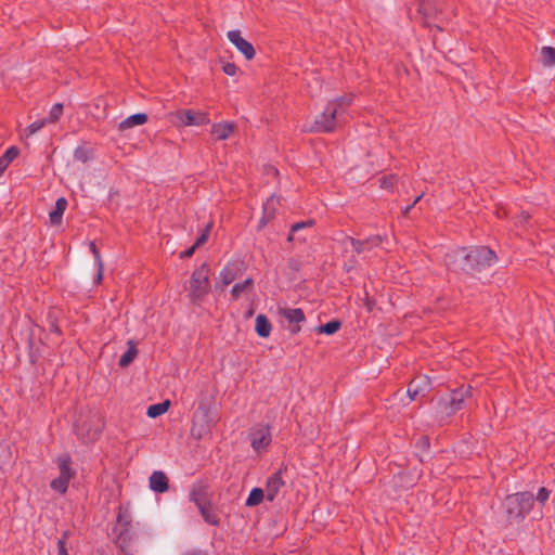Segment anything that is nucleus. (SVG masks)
<instances>
[{
    "label": "nucleus",
    "mask_w": 555,
    "mask_h": 555,
    "mask_svg": "<svg viewBox=\"0 0 555 555\" xmlns=\"http://www.w3.org/2000/svg\"><path fill=\"white\" fill-rule=\"evenodd\" d=\"M128 345H129V348L120 357V359L118 361V364L121 367L128 366L134 360V358L137 357V353H138L137 347H135V345L133 344L132 340H129Z\"/></svg>",
    "instance_id": "393cba45"
},
{
    "label": "nucleus",
    "mask_w": 555,
    "mask_h": 555,
    "mask_svg": "<svg viewBox=\"0 0 555 555\" xmlns=\"http://www.w3.org/2000/svg\"><path fill=\"white\" fill-rule=\"evenodd\" d=\"M271 323L269 319L264 314H258L256 318L255 331L256 333L263 338H267L271 334Z\"/></svg>",
    "instance_id": "412c9836"
},
{
    "label": "nucleus",
    "mask_w": 555,
    "mask_h": 555,
    "mask_svg": "<svg viewBox=\"0 0 555 555\" xmlns=\"http://www.w3.org/2000/svg\"><path fill=\"white\" fill-rule=\"evenodd\" d=\"M382 236L379 235H372L363 241L351 236H344L340 241V245L345 253L351 250L356 254H362L378 247L382 244Z\"/></svg>",
    "instance_id": "423d86ee"
},
{
    "label": "nucleus",
    "mask_w": 555,
    "mask_h": 555,
    "mask_svg": "<svg viewBox=\"0 0 555 555\" xmlns=\"http://www.w3.org/2000/svg\"><path fill=\"white\" fill-rule=\"evenodd\" d=\"M173 117L181 126H203L209 122L208 115L201 111L179 109Z\"/></svg>",
    "instance_id": "0eeeda50"
},
{
    "label": "nucleus",
    "mask_w": 555,
    "mask_h": 555,
    "mask_svg": "<svg viewBox=\"0 0 555 555\" xmlns=\"http://www.w3.org/2000/svg\"><path fill=\"white\" fill-rule=\"evenodd\" d=\"M68 485H69L68 480L57 477L51 481L50 487L52 490H54L61 494H64V493H66V491L68 489Z\"/></svg>",
    "instance_id": "c756f323"
},
{
    "label": "nucleus",
    "mask_w": 555,
    "mask_h": 555,
    "mask_svg": "<svg viewBox=\"0 0 555 555\" xmlns=\"http://www.w3.org/2000/svg\"><path fill=\"white\" fill-rule=\"evenodd\" d=\"M543 64L546 66L555 65V48L543 47L541 50Z\"/></svg>",
    "instance_id": "c85d7f7f"
},
{
    "label": "nucleus",
    "mask_w": 555,
    "mask_h": 555,
    "mask_svg": "<svg viewBox=\"0 0 555 555\" xmlns=\"http://www.w3.org/2000/svg\"><path fill=\"white\" fill-rule=\"evenodd\" d=\"M495 253L486 246L459 247L446 254V264L456 272L472 274L494 264Z\"/></svg>",
    "instance_id": "f257e3e1"
},
{
    "label": "nucleus",
    "mask_w": 555,
    "mask_h": 555,
    "mask_svg": "<svg viewBox=\"0 0 555 555\" xmlns=\"http://www.w3.org/2000/svg\"><path fill=\"white\" fill-rule=\"evenodd\" d=\"M230 42L245 56L246 60H253L256 51L254 46L244 39L238 29L230 30L227 34Z\"/></svg>",
    "instance_id": "9d476101"
},
{
    "label": "nucleus",
    "mask_w": 555,
    "mask_h": 555,
    "mask_svg": "<svg viewBox=\"0 0 555 555\" xmlns=\"http://www.w3.org/2000/svg\"><path fill=\"white\" fill-rule=\"evenodd\" d=\"M196 248L197 247H195V245L193 244L190 248H188L186 250H184L182 253V257H191L194 254Z\"/></svg>",
    "instance_id": "37998d69"
},
{
    "label": "nucleus",
    "mask_w": 555,
    "mask_h": 555,
    "mask_svg": "<svg viewBox=\"0 0 555 555\" xmlns=\"http://www.w3.org/2000/svg\"><path fill=\"white\" fill-rule=\"evenodd\" d=\"M278 205H280V199L278 197L272 195L267 199V202L263 204V217L261 219L262 223H266L274 218Z\"/></svg>",
    "instance_id": "4be33fe9"
},
{
    "label": "nucleus",
    "mask_w": 555,
    "mask_h": 555,
    "mask_svg": "<svg viewBox=\"0 0 555 555\" xmlns=\"http://www.w3.org/2000/svg\"><path fill=\"white\" fill-rule=\"evenodd\" d=\"M57 553L59 555H68L66 550V544L64 539H60L57 541Z\"/></svg>",
    "instance_id": "a19ab883"
},
{
    "label": "nucleus",
    "mask_w": 555,
    "mask_h": 555,
    "mask_svg": "<svg viewBox=\"0 0 555 555\" xmlns=\"http://www.w3.org/2000/svg\"><path fill=\"white\" fill-rule=\"evenodd\" d=\"M533 505L534 496L531 492L524 491L507 495L502 502L505 527L521 522Z\"/></svg>",
    "instance_id": "7ed1b4c3"
},
{
    "label": "nucleus",
    "mask_w": 555,
    "mask_h": 555,
    "mask_svg": "<svg viewBox=\"0 0 555 555\" xmlns=\"http://www.w3.org/2000/svg\"><path fill=\"white\" fill-rule=\"evenodd\" d=\"M254 285V280L251 278L246 279L243 282L236 283L233 285L231 289V295L234 300H237L242 293L247 289L248 287H251Z\"/></svg>",
    "instance_id": "bb28decb"
},
{
    "label": "nucleus",
    "mask_w": 555,
    "mask_h": 555,
    "mask_svg": "<svg viewBox=\"0 0 555 555\" xmlns=\"http://www.w3.org/2000/svg\"><path fill=\"white\" fill-rule=\"evenodd\" d=\"M147 121V115L144 113H137L133 114L122 121L119 122L118 129L120 131L128 130L130 128H133L134 126H142Z\"/></svg>",
    "instance_id": "f3484780"
},
{
    "label": "nucleus",
    "mask_w": 555,
    "mask_h": 555,
    "mask_svg": "<svg viewBox=\"0 0 555 555\" xmlns=\"http://www.w3.org/2000/svg\"><path fill=\"white\" fill-rule=\"evenodd\" d=\"M423 195H424V192H423L421 195H418V196L413 201L412 205H413V206H415V205L421 201V198L423 197Z\"/></svg>",
    "instance_id": "09e8293b"
},
{
    "label": "nucleus",
    "mask_w": 555,
    "mask_h": 555,
    "mask_svg": "<svg viewBox=\"0 0 555 555\" xmlns=\"http://www.w3.org/2000/svg\"><path fill=\"white\" fill-rule=\"evenodd\" d=\"M234 124L232 122H219L215 124L211 128V134L217 140H227L234 132Z\"/></svg>",
    "instance_id": "a211bd4d"
},
{
    "label": "nucleus",
    "mask_w": 555,
    "mask_h": 555,
    "mask_svg": "<svg viewBox=\"0 0 555 555\" xmlns=\"http://www.w3.org/2000/svg\"><path fill=\"white\" fill-rule=\"evenodd\" d=\"M279 314L288 322L291 334L296 335L301 331L300 323L306 320L305 312L300 308H279Z\"/></svg>",
    "instance_id": "6e6552de"
},
{
    "label": "nucleus",
    "mask_w": 555,
    "mask_h": 555,
    "mask_svg": "<svg viewBox=\"0 0 555 555\" xmlns=\"http://www.w3.org/2000/svg\"><path fill=\"white\" fill-rule=\"evenodd\" d=\"M211 227H212V224L210 222L205 227V229L203 230V232L201 233V235L196 238V241L194 243L195 247L198 248L199 246L204 245L208 241Z\"/></svg>",
    "instance_id": "f704fd0d"
},
{
    "label": "nucleus",
    "mask_w": 555,
    "mask_h": 555,
    "mask_svg": "<svg viewBox=\"0 0 555 555\" xmlns=\"http://www.w3.org/2000/svg\"><path fill=\"white\" fill-rule=\"evenodd\" d=\"M103 279V268H98V275H96V282L100 283Z\"/></svg>",
    "instance_id": "49530a36"
},
{
    "label": "nucleus",
    "mask_w": 555,
    "mask_h": 555,
    "mask_svg": "<svg viewBox=\"0 0 555 555\" xmlns=\"http://www.w3.org/2000/svg\"><path fill=\"white\" fill-rule=\"evenodd\" d=\"M520 218H521L520 222H522V220L527 221L529 219V215L528 214H521Z\"/></svg>",
    "instance_id": "8fccbe9b"
},
{
    "label": "nucleus",
    "mask_w": 555,
    "mask_h": 555,
    "mask_svg": "<svg viewBox=\"0 0 555 555\" xmlns=\"http://www.w3.org/2000/svg\"><path fill=\"white\" fill-rule=\"evenodd\" d=\"M202 517L204 518V520L208 524V525H211V526H219L220 524V518L219 516L214 512V509L211 508V504L210 502L206 505H204L203 507H199L198 508Z\"/></svg>",
    "instance_id": "5701e85b"
},
{
    "label": "nucleus",
    "mask_w": 555,
    "mask_h": 555,
    "mask_svg": "<svg viewBox=\"0 0 555 555\" xmlns=\"http://www.w3.org/2000/svg\"><path fill=\"white\" fill-rule=\"evenodd\" d=\"M212 423L208 409H198L193 416L191 433L196 434L197 438H201L203 433L210 431Z\"/></svg>",
    "instance_id": "1a4fd4ad"
},
{
    "label": "nucleus",
    "mask_w": 555,
    "mask_h": 555,
    "mask_svg": "<svg viewBox=\"0 0 555 555\" xmlns=\"http://www.w3.org/2000/svg\"><path fill=\"white\" fill-rule=\"evenodd\" d=\"M169 405H170L169 400H166L160 403L152 404L147 408V416L151 418H155V417L164 414L165 412H167V410L169 409Z\"/></svg>",
    "instance_id": "a878e982"
},
{
    "label": "nucleus",
    "mask_w": 555,
    "mask_h": 555,
    "mask_svg": "<svg viewBox=\"0 0 555 555\" xmlns=\"http://www.w3.org/2000/svg\"><path fill=\"white\" fill-rule=\"evenodd\" d=\"M90 251L92 253L93 257H94V261H95V264L99 269L101 268H104V264H103V261H102V258H101V255H100V251L95 245L94 242H91L90 245Z\"/></svg>",
    "instance_id": "c9c22d12"
},
{
    "label": "nucleus",
    "mask_w": 555,
    "mask_h": 555,
    "mask_svg": "<svg viewBox=\"0 0 555 555\" xmlns=\"http://www.w3.org/2000/svg\"><path fill=\"white\" fill-rule=\"evenodd\" d=\"M430 390V380L426 375L417 376L412 379L408 386V395L411 400H415V398L420 395L424 396L426 392Z\"/></svg>",
    "instance_id": "f8f14e48"
},
{
    "label": "nucleus",
    "mask_w": 555,
    "mask_h": 555,
    "mask_svg": "<svg viewBox=\"0 0 555 555\" xmlns=\"http://www.w3.org/2000/svg\"><path fill=\"white\" fill-rule=\"evenodd\" d=\"M285 486V481L282 479V472L278 470L272 474L266 481V499L269 502H273L280 493V490Z\"/></svg>",
    "instance_id": "9b49d317"
},
{
    "label": "nucleus",
    "mask_w": 555,
    "mask_h": 555,
    "mask_svg": "<svg viewBox=\"0 0 555 555\" xmlns=\"http://www.w3.org/2000/svg\"><path fill=\"white\" fill-rule=\"evenodd\" d=\"M251 437V447L256 451H260L268 447L271 442V433L269 427L263 426L257 428L250 435Z\"/></svg>",
    "instance_id": "ddd939ff"
},
{
    "label": "nucleus",
    "mask_w": 555,
    "mask_h": 555,
    "mask_svg": "<svg viewBox=\"0 0 555 555\" xmlns=\"http://www.w3.org/2000/svg\"><path fill=\"white\" fill-rule=\"evenodd\" d=\"M190 500L194 502L197 508L203 507L208 504L210 501L207 495L206 488L204 486H194L191 493Z\"/></svg>",
    "instance_id": "6ab92c4d"
},
{
    "label": "nucleus",
    "mask_w": 555,
    "mask_h": 555,
    "mask_svg": "<svg viewBox=\"0 0 555 555\" xmlns=\"http://www.w3.org/2000/svg\"><path fill=\"white\" fill-rule=\"evenodd\" d=\"M10 164L2 156L0 157V176L5 171Z\"/></svg>",
    "instance_id": "79ce46f5"
},
{
    "label": "nucleus",
    "mask_w": 555,
    "mask_h": 555,
    "mask_svg": "<svg viewBox=\"0 0 555 555\" xmlns=\"http://www.w3.org/2000/svg\"><path fill=\"white\" fill-rule=\"evenodd\" d=\"M550 490H547L546 488L544 487H541L538 491V494L535 496V500L541 503L542 505L545 504V502L548 500V496H550Z\"/></svg>",
    "instance_id": "4c0bfd02"
},
{
    "label": "nucleus",
    "mask_w": 555,
    "mask_h": 555,
    "mask_svg": "<svg viewBox=\"0 0 555 555\" xmlns=\"http://www.w3.org/2000/svg\"><path fill=\"white\" fill-rule=\"evenodd\" d=\"M74 158L81 163H87L90 159L89 151L83 146H78L74 151Z\"/></svg>",
    "instance_id": "72a5a7b5"
},
{
    "label": "nucleus",
    "mask_w": 555,
    "mask_h": 555,
    "mask_svg": "<svg viewBox=\"0 0 555 555\" xmlns=\"http://www.w3.org/2000/svg\"><path fill=\"white\" fill-rule=\"evenodd\" d=\"M413 207H414V206H413L412 204H410V205L405 206V207L403 208V210H402V214H403L404 216H406V215L411 211V209H412Z\"/></svg>",
    "instance_id": "de8ad7c7"
},
{
    "label": "nucleus",
    "mask_w": 555,
    "mask_h": 555,
    "mask_svg": "<svg viewBox=\"0 0 555 555\" xmlns=\"http://www.w3.org/2000/svg\"><path fill=\"white\" fill-rule=\"evenodd\" d=\"M392 177L388 180V179H384L383 183H382V186H385V188H388V186H391L392 185Z\"/></svg>",
    "instance_id": "a18cd8bd"
},
{
    "label": "nucleus",
    "mask_w": 555,
    "mask_h": 555,
    "mask_svg": "<svg viewBox=\"0 0 555 555\" xmlns=\"http://www.w3.org/2000/svg\"><path fill=\"white\" fill-rule=\"evenodd\" d=\"M266 499V492L261 488H254L246 499L245 505L253 507L259 505Z\"/></svg>",
    "instance_id": "b1692460"
},
{
    "label": "nucleus",
    "mask_w": 555,
    "mask_h": 555,
    "mask_svg": "<svg viewBox=\"0 0 555 555\" xmlns=\"http://www.w3.org/2000/svg\"><path fill=\"white\" fill-rule=\"evenodd\" d=\"M428 2L421 1L418 4V12L422 13L425 17H429L433 15L431 10L428 9Z\"/></svg>",
    "instance_id": "ea45409f"
},
{
    "label": "nucleus",
    "mask_w": 555,
    "mask_h": 555,
    "mask_svg": "<svg viewBox=\"0 0 555 555\" xmlns=\"http://www.w3.org/2000/svg\"><path fill=\"white\" fill-rule=\"evenodd\" d=\"M20 151L16 146H10L5 152L4 154L2 155V157L8 160V163L10 164L12 160H14L17 155H18Z\"/></svg>",
    "instance_id": "e433bc0d"
},
{
    "label": "nucleus",
    "mask_w": 555,
    "mask_h": 555,
    "mask_svg": "<svg viewBox=\"0 0 555 555\" xmlns=\"http://www.w3.org/2000/svg\"><path fill=\"white\" fill-rule=\"evenodd\" d=\"M351 102V96H340L330 101L324 111L315 117L314 121L310 126L305 127V131L312 133L334 131L337 128L338 118L343 116Z\"/></svg>",
    "instance_id": "f03ea898"
},
{
    "label": "nucleus",
    "mask_w": 555,
    "mask_h": 555,
    "mask_svg": "<svg viewBox=\"0 0 555 555\" xmlns=\"http://www.w3.org/2000/svg\"><path fill=\"white\" fill-rule=\"evenodd\" d=\"M150 488L157 492L164 493L168 490V478L164 472L156 470L150 477Z\"/></svg>",
    "instance_id": "dca6fc26"
},
{
    "label": "nucleus",
    "mask_w": 555,
    "mask_h": 555,
    "mask_svg": "<svg viewBox=\"0 0 555 555\" xmlns=\"http://www.w3.org/2000/svg\"><path fill=\"white\" fill-rule=\"evenodd\" d=\"M241 272V263L238 261L229 262L221 271H220V281L223 286L231 284Z\"/></svg>",
    "instance_id": "4468645a"
},
{
    "label": "nucleus",
    "mask_w": 555,
    "mask_h": 555,
    "mask_svg": "<svg viewBox=\"0 0 555 555\" xmlns=\"http://www.w3.org/2000/svg\"><path fill=\"white\" fill-rule=\"evenodd\" d=\"M472 396V387H460L451 391L447 398L438 400V409L442 415L450 417L464 408L465 399Z\"/></svg>",
    "instance_id": "20e7f679"
},
{
    "label": "nucleus",
    "mask_w": 555,
    "mask_h": 555,
    "mask_svg": "<svg viewBox=\"0 0 555 555\" xmlns=\"http://www.w3.org/2000/svg\"><path fill=\"white\" fill-rule=\"evenodd\" d=\"M341 326V323L337 320L330 321L323 325L318 326L317 331L322 334L332 335L335 334Z\"/></svg>",
    "instance_id": "cd10ccee"
},
{
    "label": "nucleus",
    "mask_w": 555,
    "mask_h": 555,
    "mask_svg": "<svg viewBox=\"0 0 555 555\" xmlns=\"http://www.w3.org/2000/svg\"><path fill=\"white\" fill-rule=\"evenodd\" d=\"M222 70L228 76H235L237 72V66L234 63H225L222 66Z\"/></svg>",
    "instance_id": "58836bf2"
},
{
    "label": "nucleus",
    "mask_w": 555,
    "mask_h": 555,
    "mask_svg": "<svg viewBox=\"0 0 555 555\" xmlns=\"http://www.w3.org/2000/svg\"><path fill=\"white\" fill-rule=\"evenodd\" d=\"M121 552L124 553V555H132V554L126 552L124 547H121Z\"/></svg>",
    "instance_id": "3c124183"
},
{
    "label": "nucleus",
    "mask_w": 555,
    "mask_h": 555,
    "mask_svg": "<svg viewBox=\"0 0 555 555\" xmlns=\"http://www.w3.org/2000/svg\"><path fill=\"white\" fill-rule=\"evenodd\" d=\"M314 224V221L313 220H307V221H300V222H296L292 225L291 228V233L288 235V241H293L294 240V234L296 232H298L299 230L306 228V227H312Z\"/></svg>",
    "instance_id": "2f4dec72"
},
{
    "label": "nucleus",
    "mask_w": 555,
    "mask_h": 555,
    "mask_svg": "<svg viewBox=\"0 0 555 555\" xmlns=\"http://www.w3.org/2000/svg\"><path fill=\"white\" fill-rule=\"evenodd\" d=\"M184 555H207V554L199 550H193V551L186 552Z\"/></svg>",
    "instance_id": "c03bdc74"
},
{
    "label": "nucleus",
    "mask_w": 555,
    "mask_h": 555,
    "mask_svg": "<svg viewBox=\"0 0 555 555\" xmlns=\"http://www.w3.org/2000/svg\"><path fill=\"white\" fill-rule=\"evenodd\" d=\"M48 120L46 118H42V119H39V120H36L34 122H31L28 127H27V134L28 135H31V134H35L36 132H38L39 130H41L46 125H48Z\"/></svg>",
    "instance_id": "473e14b6"
},
{
    "label": "nucleus",
    "mask_w": 555,
    "mask_h": 555,
    "mask_svg": "<svg viewBox=\"0 0 555 555\" xmlns=\"http://www.w3.org/2000/svg\"><path fill=\"white\" fill-rule=\"evenodd\" d=\"M67 207V201L65 197H60L55 202V207L49 214L50 222L52 224H61L62 217Z\"/></svg>",
    "instance_id": "aec40b11"
},
{
    "label": "nucleus",
    "mask_w": 555,
    "mask_h": 555,
    "mask_svg": "<svg viewBox=\"0 0 555 555\" xmlns=\"http://www.w3.org/2000/svg\"><path fill=\"white\" fill-rule=\"evenodd\" d=\"M57 467L60 469V476L61 478H64L68 481H70L75 475L76 472L72 468V459L69 454H62L56 459Z\"/></svg>",
    "instance_id": "2eb2a0df"
},
{
    "label": "nucleus",
    "mask_w": 555,
    "mask_h": 555,
    "mask_svg": "<svg viewBox=\"0 0 555 555\" xmlns=\"http://www.w3.org/2000/svg\"><path fill=\"white\" fill-rule=\"evenodd\" d=\"M209 268L203 263L199 268L195 269L191 278V292L190 297L193 302L203 298L209 291Z\"/></svg>",
    "instance_id": "39448f33"
},
{
    "label": "nucleus",
    "mask_w": 555,
    "mask_h": 555,
    "mask_svg": "<svg viewBox=\"0 0 555 555\" xmlns=\"http://www.w3.org/2000/svg\"><path fill=\"white\" fill-rule=\"evenodd\" d=\"M62 114H63V104L56 103L51 107V109L49 112V116L46 117V119L48 120L49 124H53V122H56L61 118Z\"/></svg>",
    "instance_id": "7c9ffc66"
}]
</instances>
